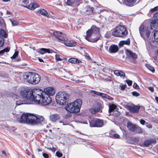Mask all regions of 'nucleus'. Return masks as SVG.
<instances>
[{
  "mask_svg": "<svg viewBox=\"0 0 158 158\" xmlns=\"http://www.w3.org/2000/svg\"><path fill=\"white\" fill-rule=\"evenodd\" d=\"M22 97L24 98L25 100H19L16 102L17 105H19L22 104H30L33 103L32 98V90L27 89L22 90L20 92Z\"/></svg>",
  "mask_w": 158,
  "mask_h": 158,
  "instance_id": "obj_1",
  "label": "nucleus"
},
{
  "mask_svg": "<svg viewBox=\"0 0 158 158\" xmlns=\"http://www.w3.org/2000/svg\"><path fill=\"white\" fill-rule=\"evenodd\" d=\"M32 98H33V103H35L38 104L43 106L47 105L50 103L52 102V99L50 97L46 95V94H41V95H40V98H38L37 97L38 95L35 94V91L32 90Z\"/></svg>",
  "mask_w": 158,
  "mask_h": 158,
  "instance_id": "obj_2",
  "label": "nucleus"
},
{
  "mask_svg": "<svg viewBox=\"0 0 158 158\" xmlns=\"http://www.w3.org/2000/svg\"><path fill=\"white\" fill-rule=\"evenodd\" d=\"M99 29L94 26L91 27L86 32L85 38L88 41L95 42L99 39Z\"/></svg>",
  "mask_w": 158,
  "mask_h": 158,
  "instance_id": "obj_3",
  "label": "nucleus"
},
{
  "mask_svg": "<svg viewBox=\"0 0 158 158\" xmlns=\"http://www.w3.org/2000/svg\"><path fill=\"white\" fill-rule=\"evenodd\" d=\"M99 29L94 26L91 27L86 32L85 38L88 41L95 42L99 39Z\"/></svg>",
  "mask_w": 158,
  "mask_h": 158,
  "instance_id": "obj_4",
  "label": "nucleus"
},
{
  "mask_svg": "<svg viewBox=\"0 0 158 158\" xmlns=\"http://www.w3.org/2000/svg\"><path fill=\"white\" fill-rule=\"evenodd\" d=\"M99 29L94 26L91 27L86 32L85 38L88 41L95 42L99 39Z\"/></svg>",
  "mask_w": 158,
  "mask_h": 158,
  "instance_id": "obj_5",
  "label": "nucleus"
},
{
  "mask_svg": "<svg viewBox=\"0 0 158 158\" xmlns=\"http://www.w3.org/2000/svg\"><path fill=\"white\" fill-rule=\"evenodd\" d=\"M40 77L36 73L29 72L26 73L23 76L22 80L24 82H28L32 84H36L39 82Z\"/></svg>",
  "mask_w": 158,
  "mask_h": 158,
  "instance_id": "obj_6",
  "label": "nucleus"
},
{
  "mask_svg": "<svg viewBox=\"0 0 158 158\" xmlns=\"http://www.w3.org/2000/svg\"><path fill=\"white\" fill-rule=\"evenodd\" d=\"M82 103V101L81 99H77L73 102L68 104L65 109L71 113H78L80 111Z\"/></svg>",
  "mask_w": 158,
  "mask_h": 158,
  "instance_id": "obj_7",
  "label": "nucleus"
},
{
  "mask_svg": "<svg viewBox=\"0 0 158 158\" xmlns=\"http://www.w3.org/2000/svg\"><path fill=\"white\" fill-rule=\"evenodd\" d=\"M152 30V27H148L143 24L139 27V30L140 36L146 43H151L149 37Z\"/></svg>",
  "mask_w": 158,
  "mask_h": 158,
  "instance_id": "obj_8",
  "label": "nucleus"
},
{
  "mask_svg": "<svg viewBox=\"0 0 158 158\" xmlns=\"http://www.w3.org/2000/svg\"><path fill=\"white\" fill-rule=\"evenodd\" d=\"M69 98L68 94L65 92H60L56 96V101L58 104L61 106L64 105Z\"/></svg>",
  "mask_w": 158,
  "mask_h": 158,
  "instance_id": "obj_9",
  "label": "nucleus"
},
{
  "mask_svg": "<svg viewBox=\"0 0 158 158\" xmlns=\"http://www.w3.org/2000/svg\"><path fill=\"white\" fill-rule=\"evenodd\" d=\"M28 124L35 125L43 124L45 123L44 118L42 116H37L33 114H29Z\"/></svg>",
  "mask_w": 158,
  "mask_h": 158,
  "instance_id": "obj_10",
  "label": "nucleus"
},
{
  "mask_svg": "<svg viewBox=\"0 0 158 158\" xmlns=\"http://www.w3.org/2000/svg\"><path fill=\"white\" fill-rule=\"evenodd\" d=\"M127 33L126 27L123 26L119 25L115 28L112 34L115 36L122 37L126 36Z\"/></svg>",
  "mask_w": 158,
  "mask_h": 158,
  "instance_id": "obj_11",
  "label": "nucleus"
},
{
  "mask_svg": "<svg viewBox=\"0 0 158 158\" xmlns=\"http://www.w3.org/2000/svg\"><path fill=\"white\" fill-rule=\"evenodd\" d=\"M33 90L35 91V94L38 95L37 98H40V95L42 94H46L49 96V95L52 96L55 93V90L53 87H48L44 89V91L41 90L40 89H34Z\"/></svg>",
  "mask_w": 158,
  "mask_h": 158,
  "instance_id": "obj_12",
  "label": "nucleus"
},
{
  "mask_svg": "<svg viewBox=\"0 0 158 158\" xmlns=\"http://www.w3.org/2000/svg\"><path fill=\"white\" fill-rule=\"evenodd\" d=\"M90 126L91 127H101L103 125V122L102 120L99 119H95L89 121Z\"/></svg>",
  "mask_w": 158,
  "mask_h": 158,
  "instance_id": "obj_13",
  "label": "nucleus"
},
{
  "mask_svg": "<svg viewBox=\"0 0 158 158\" xmlns=\"http://www.w3.org/2000/svg\"><path fill=\"white\" fill-rule=\"evenodd\" d=\"M53 34L56 38L60 40L65 41L67 40L66 35L62 32L59 31H54L53 32Z\"/></svg>",
  "mask_w": 158,
  "mask_h": 158,
  "instance_id": "obj_14",
  "label": "nucleus"
},
{
  "mask_svg": "<svg viewBox=\"0 0 158 158\" xmlns=\"http://www.w3.org/2000/svg\"><path fill=\"white\" fill-rule=\"evenodd\" d=\"M30 113H27L23 114L21 116L19 120V121L21 123H26L28 124L29 121V114Z\"/></svg>",
  "mask_w": 158,
  "mask_h": 158,
  "instance_id": "obj_15",
  "label": "nucleus"
},
{
  "mask_svg": "<svg viewBox=\"0 0 158 158\" xmlns=\"http://www.w3.org/2000/svg\"><path fill=\"white\" fill-rule=\"evenodd\" d=\"M140 107L139 106H127V109L131 113H138Z\"/></svg>",
  "mask_w": 158,
  "mask_h": 158,
  "instance_id": "obj_16",
  "label": "nucleus"
},
{
  "mask_svg": "<svg viewBox=\"0 0 158 158\" xmlns=\"http://www.w3.org/2000/svg\"><path fill=\"white\" fill-rule=\"evenodd\" d=\"M123 3L128 7L133 6L136 2V0H122Z\"/></svg>",
  "mask_w": 158,
  "mask_h": 158,
  "instance_id": "obj_17",
  "label": "nucleus"
},
{
  "mask_svg": "<svg viewBox=\"0 0 158 158\" xmlns=\"http://www.w3.org/2000/svg\"><path fill=\"white\" fill-rule=\"evenodd\" d=\"M52 50H50L49 49L41 48L40 49H38L37 50V52L41 54H44L46 53H52Z\"/></svg>",
  "mask_w": 158,
  "mask_h": 158,
  "instance_id": "obj_18",
  "label": "nucleus"
},
{
  "mask_svg": "<svg viewBox=\"0 0 158 158\" xmlns=\"http://www.w3.org/2000/svg\"><path fill=\"white\" fill-rule=\"evenodd\" d=\"M21 6L28 8L30 10H33L39 7V6L35 3H31L27 6H24L23 5H21Z\"/></svg>",
  "mask_w": 158,
  "mask_h": 158,
  "instance_id": "obj_19",
  "label": "nucleus"
},
{
  "mask_svg": "<svg viewBox=\"0 0 158 158\" xmlns=\"http://www.w3.org/2000/svg\"><path fill=\"white\" fill-rule=\"evenodd\" d=\"M118 50V46L115 45H111L109 48V51L111 53H115Z\"/></svg>",
  "mask_w": 158,
  "mask_h": 158,
  "instance_id": "obj_20",
  "label": "nucleus"
},
{
  "mask_svg": "<svg viewBox=\"0 0 158 158\" xmlns=\"http://www.w3.org/2000/svg\"><path fill=\"white\" fill-rule=\"evenodd\" d=\"M60 118V115L57 114H51L50 116V119L52 122H55L57 121Z\"/></svg>",
  "mask_w": 158,
  "mask_h": 158,
  "instance_id": "obj_21",
  "label": "nucleus"
},
{
  "mask_svg": "<svg viewBox=\"0 0 158 158\" xmlns=\"http://www.w3.org/2000/svg\"><path fill=\"white\" fill-rule=\"evenodd\" d=\"M156 143L155 139H148L146 140L143 143V144L145 146L148 147L152 143Z\"/></svg>",
  "mask_w": 158,
  "mask_h": 158,
  "instance_id": "obj_22",
  "label": "nucleus"
},
{
  "mask_svg": "<svg viewBox=\"0 0 158 158\" xmlns=\"http://www.w3.org/2000/svg\"><path fill=\"white\" fill-rule=\"evenodd\" d=\"M127 127L128 129L131 131H134L137 128L136 125L133 124L129 122L127 123Z\"/></svg>",
  "mask_w": 158,
  "mask_h": 158,
  "instance_id": "obj_23",
  "label": "nucleus"
},
{
  "mask_svg": "<svg viewBox=\"0 0 158 158\" xmlns=\"http://www.w3.org/2000/svg\"><path fill=\"white\" fill-rule=\"evenodd\" d=\"M126 53L128 57H130L133 59H136L137 57V56L136 54L130 51L127 50Z\"/></svg>",
  "mask_w": 158,
  "mask_h": 158,
  "instance_id": "obj_24",
  "label": "nucleus"
},
{
  "mask_svg": "<svg viewBox=\"0 0 158 158\" xmlns=\"http://www.w3.org/2000/svg\"><path fill=\"white\" fill-rule=\"evenodd\" d=\"M37 12L39 14H41V15L46 16L47 17H49V15H48V14L47 12L44 9H41L37 11Z\"/></svg>",
  "mask_w": 158,
  "mask_h": 158,
  "instance_id": "obj_25",
  "label": "nucleus"
},
{
  "mask_svg": "<svg viewBox=\"0 0 158 158\" xmlns=\"http://www.w3.org/2000/svg\"><path fill=\"white\" fill-rule=\"evenodd\" d=\"M100 106H97L95 107L89 109V111L92 114H95L97 112L100 111Z\"/></svg>",
  "mask_w": 158,
  "mask_h": 158,
  "instance_id": "obj_26",
  "label": "nucleus"
},
{
  "mask_svg": "<svg viewBox=\"0 0 158 158\" xmlns=\"http://www.w3.org/2000/svg\"><path fill=\"white\" fill-rule=\"evenodd\" d=\"M69 61L72 63L79 64L81 61L78 59L75 58H72L69 60Z\"/></svg>",
  "mask_w": 158,
  "mask_h": 158,
  "instance_id": "obj_27",
  "label": "nucleus"
},
{
  "mask_svg": "<svg viewBox=\"0 0 158 158\" xmlns=\"http://www.w3.org/2000/svg\"><path fill=\"white\" fill-rule=\"evenodd\" d=\"M117 106L114 104H112L109 106V112L111 114L112 111L116 110Z\"/></svg>",
  "mask_w": 158,
  "mask_h": 158,
  "instance_id": "obj_28",
  "label": "nucleus"
},
{
  "mask_svg": "<svg viewBox=\"0 0 158 158\" xmlns=\"http://www.w3.org/2000/svg\"><path fill=\"white\" fill-rule=\"evenodd\" d=\"M130 40L129 39L126 40L121 41L119 43V45L121 46H123L124 44L128 45L130 44Z\"/></svg>",
  "mask_w": 158,
  "mask_h": 158,
  "instance_id": "obj_29",
  "label": "nucleus"
},
{
  "mask_svg": "<svg viewBox=\"0 0 158 158\" xmlns=\"http://www.w3.org/2000/svg\"><path fill=\"white\" fill-rule=\"evenodd\" d=\"M152 23L153 24H158V13L154 14Z\"/></svg>",
  "mask_w": 158,
  "mask_h": 158,
  "instance_id": "obj_30",
  "label": "nucleus"
},
{
  "mask_svg": "<svg viewBox=\"0 0 158 158\" xmlns=\"http://www.w3.org/2000/svg\"><path fill=\"white\" fill-rule=\"evenodd\" d=\"M93 10L92 8L90 7L89 6L87 7L85 11V13L87 15H90L92 14Z\"/></svg>",
  "mask_w": 158,
  "mask_h": 158,
  "instance_id": "obj_31",
  "label": "nucleus"
},
{
  "mask_svg": "<svg viewBox=\"0 0 158 158\" xmlns=\"http://www.w3.org/2000/svg\"><path fill=\"white\" fill-rule=\"evenodd\" d=\"M101 94V96L103 98H107L108 99L110 100H113L114 99L113 98L110 97L106 94L102 93V94Z\"/></svg>",
  "mask_w": 158,
  "mask_h": 158,
  "instance_id": "obj_32",
  "label": "nucleus"
},
{
  "mask_svg": "<svg viewBox=\"0 0 158 158\" xmlns=\"http://www.w3.org/2000/svg\"><path fill=\"white\" fill-rule=\"evenodd\" d=\"M65 45L67 46L72 47L74 46L76 44V43L74 41H70L65 43Z\"/></svg>",
  "mask_w": 158,
  "mask_h": 158,
  "instance_id": "obj_33",
  "label": "nucleus"
},
{
  "mask_svg": "<svg viewBox=\"0 0 158 158\" xmlns=\"http://www.w3.org/2000/svg\"><path fill=\"white\" fill-rule=\"evenodd\" d=\"M146 67L150 71H151L152 73H154L155 72V69L154 68L152 65L149 64H146Z\"/></svg>",
  "mask_w": 158,
  "mask_h": 158,
  "instance_id": "obj_34",
  "label": "nucleus"
},
{
  "mask_svg": "<svg viewBox=\"0 0 158 158\" xmlns=\"http://www.w3.org/2000/svg\"><path fill=\"white\" fill-rule=\"evenodd\" d=\"M153 36L155 41L158 42V31H156L154 32Z\"/></svg>",
  "mask_w": 158,
  "mask_h": 158,
  "instance_id": "obj_35",
  "label": "nucleus"
},
{
  "mask_svg": "<svg viewBox=\"0 0 158 158\" xmlns=\"http://www.w3.org/2000/svg\"><path fill=\"white\" fill-rule=\"evenodd\" d=\"M112 114L113 116L115 117H118L120 114V112L117 110L112 111L111 114Z\"/></svg>",
  "mask_w": 158,
  "mask_h": 158,
  "instance_id": "obj_36",
  "label": "nucleus"
},
{
  "mask_svg": "<svg viewBox=\"0 0 158 158\" xmlns=\"http://www.w3.org/2000/svg\"><path fill=\"white\" fill-rule=\"evenodd\" d=\"M0 34L5 38H6L7 36L6 31L3 29H1L0 31Z\"/></svg>",
  "mask_w": 158,
  "mask_h": 158,
  "instance_id": "obj_37",
  "label": "nucleus"
},
{
  "mask_svg": "<svg viewBox=\"0 0 158 158\" xmlns=\"http://www.w3.org/2000/svg\"><path fill=\"white\" fill-rule=\"evenodd\" d=\"M79 0H67L66 4L68 5H71L74 2H77Z\"/></svg>",
  "mask_w": 158,
  "mask_h": 158,
  "instance_id": "obj_38",
  "label": "nucleus"
},
{
  "mask_svg": "<svg viewBox=\"0 0 158 158\" xmlns=\"http://www.w3.org/2000/svg\"><path fill=\"white\" fill-rule=\"evenodd\" d=\"M10 50L9 48H6L0 51V54H3L5 52H8Z\"/></svg>",
  "mask_w": 158,
  "mask_h": 158,
  "instance_id": "obj_39",
  "label": "nucleus"
},
{
  "mask_svg": "<svg viewBox=\"0 0 158 158\" xmlns=\"http://www.w3.org/2000/svg\"><path fill=\"white\" fill-rule=\"evenodd\" d=\"M10 21L11 22L12 26H13L17 25L18 24V22L16 21L11 19H10Z\"/></svg>",
  "mask_w": 158,
  "mask_h": 158,
  "instance_id": "obj_40",
  "label": "nucleus"
},
{
  "mask_svg": "<svg viewBox=\"0 0 158 158\" xmlns=\"http://www.w3.org/2000/svg\"><path fill=\"white\" fill-rule=\"evenodd\" d=\"M137 132L138 133H142L143 132V129L140 127H137Z\"/></svg>",
  "mask_w": 158,
  "mask_h": 158,
  "instance_id": "obj_41",
  "label": "nucleus"
},
{
  "mask_svg": "<svg viewBox=\"0 0 158 158\" xmlns=\"http://www.w3.org/2000/svg\"><path fill=\"white\" fill-rule=\"evenodd\" d=\"M90 92L91 93H93L94 94L98 95V96H101V94H102V93L99 92L97 91H95L93 90H91L90 91Z\"/></svg>",
  "mask_w": 158,
  "mask_h": 158,
  "instance_id": "obj_42",
  "label": "nucleus"
},
{
  "mask_svg": "<svg viewBox=\"0 0 158 158\" xmlns=\"http://www.w3.org/2000/svg\"><path fill=\"white\" fill-rule=\"evenodd\" d=\"M4 39L2 37H0V47H2L4 44Z\"/></svg>",
  "mask_w": 158,
  "mask_h": 158,
  "instance_id": "obj_43",
  "label": "nucleus"
},
{
  "mask_svg": "<svg viewBox=\"0 0 158 158\" xmlns=\"http://www.w3.org/2000/svg\"><path fill=\"white\" fill-rule=\"evenodd\" d=\"M18 53L17 52H15L13 56L11 57V58L12 59H15L18 56Z\"/></svg>",
  "mask_w": 158,
  "mask_h": 158,
  "instance_id": "obj_44",
  "label": "nucleus"
},
{
  "mask_svg": "<svg viewBox=\"0 0 158 158\" xmlns=\"http://www.w3.org/2000/svg\"><path fill=\"white\" fill-rule=\"evenodd\" d=\"M132 94L133 96L136 97L138 96L139 95V94L137 92L134 91L132 92Z\"/></svg>",
  "mask_w": 158,
  "mask_h": 158,
  "instance_id": "obj_45",
  "label": "nucleus"
},
{
  "mask_svg": "<svg viewBox=\"0 0 158 158\" xmlns=\"http://www.w3.org/2000/svg\"><path fill=\"white\" fill-rule=\"evenodd\" d=\"M158 10V6L155 7L154 8L151 10V11L152 12H153Z\"/></svg>",
  "mask_w": 158,
  "mask_h": 158,
  "instance_id": "obj_46",
  "label": "nucleus"
},
{
  "mask_svg": "<svg viewBox=\"0 0 158 158\" xmlns=\"http://www.w3.org/2000/svg\"><path fill=\"white\" fill-rule=\"evenodd\" d=\"M119 86L120 87L121 89L122 90H124L126 87V85H119Z\"/></svg>",
  "mask_w": 158,
  "mask_h": 158,
  "instance_id": "obj_47",
  "label": "nucleus"
},
{
  "mask_svg": "<svg viewBox=\"0 0 158 158\" xmlns=\"http://www.w3.org/2000/svg\"><path fill=\"white\" fill-rule=\"evenodd\" d=\"M55 58L56 60L57 61H61L62 60L60 58L59 56L58 55H55Z\"/></svg>",
  "mask_w": 158,
  "mask_h": 158,
  "instance_id": "obj_48",
  "label": "nucleus"
},
{
  "mask_svg": "<svg viewBox=\"0 0 158 158\" xmlns=\"http://www.w3.org/2000/svg\"><path fill=\"white\" fill-rule=\"evenodd\" d=\"M146 126L147 128L149 129L152 128V125L150 123H146Z\"/></svg>",
  "mask_w": 158,
  "mask_h": 158,
  "instance_id": "obj_49",
  "label": "nucleus"
},
{
  "mask_svg": "<svg viewBox=\"0 0 158 158\" xmlns=\"http://www.w3.org/2000/svg\"><path fill=\"white\" fill-rule=\"evenodd\" d=\"M56 156L58 157H60L62 156V154L59 151H57L56 152Z\"/></svg>",
  "mask_w": 158,
  "mask_h": 158,
  "instance_id": "obj_50",
  "label": "nucleus"
},
{
  "mask_svg": "<svg viewBox=\"0 0 158 158\" xmlns=\"http://www.w3.org/2000/svg\"><path fill=\"white\" fill-rule=\"evenodd\" d=\"M140 123L142 125H144L145 124H146V123L147 122L143 119H141L140 120Z\"/></svg>",
  "mask_w": 158,
  "mask_h": 158,
  "instance_id": "obj_51",
  "label": "nucleus"
},
{
  "mask_svg": "<svg viewBox=\"0 0 158 158\" xmlns=\"http://www.w3.org/2000/svg\"><path fill=\"white\" fill-rule=\"evenodd\" d=\"M133 87L134 88L136 89H139V86L138 85L135 83H134L133 84Z\"/></svg>",
  "mask_w": 158,
  "mask_h": 158,
  "instance_id": "obj_52",
  "label": "nucleus"
},
{
  "mask_svg": "<svg viewBox=\"0 0 158 158\" xmlns=\"http://www.w3.org/2000/svg\"><path fill=\"white\" fill-rule=\"evenodd\" d=\"M126 82L129 86H131L132 84V81L131 80H126Z\"/></svg>",
  "mask_w": 158,
  "mask_h": 158,
  "instance_id": "obj_53",
  "label": "nucleus"
},
{
  "mask_svg": "<svg viewBox=\"0 0 158 158\" xmlns=\"http://www.w3.org/2000/svg\"><path fill=\"white\" fill-rule=\"evenodd\" d=\"M119 73L120 72H119L118 70H115L114 71V74L117 75V76H119Z\"/></svg>",
  "mask_w": 158,
  "mask_h": 158,
  "instance_id": "obj_54",
  "label": "nucleus"
},
{
  "mask_svg": "<svg viewBox=\"0 0 158 158\" xmlns=\"http://www.w3.org/2000/svg\"><path fill=\"white\" fill-rule=\"evenodd\" d=\"M112 138H118L119 137V135L117 134H114L113 135Z\"/></svg>",
  "mask_w": 158,
  "mask_h": 158,
  "instance_id": "obj_55",
  "label": "nucleus"
},
{
  "mask_svg": "<svg viewBox=\"0 0 158 158\" xmlns=\"http://www.w3.org/2000/svg\"><path fill=\"white\" fill-rule=\"evenodd\" d=\"M119 74L120 75L119 76H120V77H124L125 76V73L123 72L120 71L119 73Z\"/></svg>",
  "mask_w": 158,
  "mask_h": 158,
  "instance_id": "obj_56",
  "label": "nucleus"
},
{
  "mask_svg": "<svg viewBox=\"0 0 158 158\" xmlns=\"http://www.w3.org/2000/svg\"><path fill=\"white\" fill-rule=\"evenodd\" d=\"M43 156L45 158H48L49 157L48 155L46 153H43Z\"/></svg>",
  "mask_w": 158,
  "mask_h": 158,
  "instance_id": "obj_57",
  "label": "nucleus"
},
{
  "mask_svg": "<svg viewBox=\"0 0 158 158\" xmlns=\"http://www.w3.org/2000/svg\"><path fill=\"white\" fill-rule=\"evenodd\" d=\"M148 89L151 91L152 92H153L154 91V89L152 87H148Z\"/></svg>",
  "mask_w": 158,
  "mask_h": 158,
  "instance_id": "obj_58",
  "label": "nucleus"
},
{
  "mask_svg": "<svg viewBox=\"0 0 158 158\" xmlns=\"http://www.w3.org/2000/svg\"><path fill=\"white\" fill-rule=\"evenodd\" d=\"M26 154H27L29 156H30L31 155V154L30 152L28 149H26Z\"/></svg>",
  "mask_w": 158,
  "mask_h": 158,
  "instance_id": "obj_59",
  "label": "nucleus"
},
{
  "mask_svg": "<svg viewBox=\"0 0 158 158\" xmlns=\"http://www.w3.org/2000/svg\"><path fill=\"white\" fill-rule=\"evenodd\" d=\"M75 81L77 83H81V82H85V81H81L79 80H77Z\"/></svg>",
  "mask_w": 158,
  "mask_h": 158,
  "instance_id": "obj_60",
  "label": "nucleus"
},
{
  "mask_svg": "<svg viewBox=\"0 0 158 158\" xmlns=\"http://www.w3.org/2000/svg\"><path fill=\"white\" fill-rule=\"evenodd\" d=\"M25 4H27L28 3V1L27 0H24L22 1Z\"/></svg>",
  "mask_w": 158,
  "mask_h": 158,
  "instance_id": "obj_61",
  "label": "nucleus"
},
{
  "mask_svg": "<svg viewBox=\"0 0 158 158\" xmlns=\"http://www.w3.org/2000/svg\"><path fill=\"white\" fill-rule=\"evenodd\" d=\"M100 12H104L105 13H107V12L104 9H100Z\"/></svg>",
  "mask_w": 158,
  "mask_h": 158,
  "instance_id": "obj_62",
  "label": "nucleus"
},
{
  "mask_svg": "<svg viewBox=\"0 0 158 158\" xmlns=\"http://www.w3.org/2000/svg\"><path fill=\"white\" fill-rule=\"evenodd\" d=\"M38 59L40 62H44V61L42 59L40 58V57H38Z\"/></svg>",
  "mask_w": 158,
  "mask_h": 158,
  "instance_id": "obj_63",
  "label": "nucleus"
},
{
  "mask_svg": "<svg viewBox=\"0 0 158 158\" xmlns=\"http://www.w3.org/2000/svg\"><path fill=\"white\" fill-rule=\"evenodd\" d=\"M155 100H156V101L157 102V103H158V97H155Z\"/></svg>",
  "mask_w": 158,
  "mask_h": 158,
  "instance_id": "obj_64",
  "label": "nucleus"
}]
</instances>
